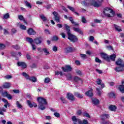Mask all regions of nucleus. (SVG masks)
I'll return each instance as SVG.
<instances>
[{"label":"nucleus","instance_id":"f8f14e48","mask_svg":"<svg viewBox=\"0 0 124 124\" xmlns=\"http://www.w3.org/2000/svg\"><path fill=\"white\" fill-rule=\"evenodd\" d=\"M73 49L71 46H67V47L65 48L64 49V52L65 54H68L69 53H72L73 52Z\"/></svg>","mask_w":124,"mask_h":124},{"label":"nucleus","instance_id":"680f3d73","mask_svg":"<svg viewBox=\"0 0 124 124\" xmlns=\"http://www.w3.org/2000/svg\"><path fill=\"white\" fill-rule=\"evenodd\" d=\"M101 82H102V80L100 79H97L96 81L97 85H100L101 84Z\"/></svg>","mask_w":124,"mask_h":124},{"label":"nucleus","instance_id":"79ce46f5","mask_svg":"<svg viewBox=\"0 0 124 124\" xmlns=\"http://www.w3.org/2000/svg\"><path fill=\"white\" fill-rule=\"evenodd\" d=\"M61 100L63 102V103H67V101H66V100H65V98L63 97H61L60 98Z\"/></svg>","mask_w":124,"mask_h":124},{"label":"nucleus","instance_id":"1a4fd4ad","mask_svg":"<svg viewBox=\"0 0 124 124\" xmlns=\"http://www.w3.org/2000/svg\"><path fill=\"white\" fill-rule=\"evenodd\" d=\"M101 57L102 59L107 61V62H110V58L107 54L104 53H101Z\"/></svg>","mask_w":124,"mask_h":124},{"label":"nucleus","instance_id":"5701e85b","mask_svg":"<svg viewBox=\"0 0 124 124\" xmlns=\"http://www.w3.org/2000/svg\"><path fill=\"white\" fill-rule=\"evenodd\" d=\"M81 4L83 5H85L86 6H89V5H91V2H88L87 1H82L81 2Z\"/></svg>","mask_w":124,"mask_h":124},{"label":"nucleus","instance_id":"f257e3e1","mask_svg":"<svg viewBox=\"0 0 124 124\" xmlns=\"http://www.w3.org/2000/svg\"><path fill=\"white\" fill-rule=\"evenodd\" d=\"M64 26L68 35V39H69L71 42H77L78 38L75 35L71 34V32H70V27L67 24H65Z\"/></svg>","mask_w":124,"mask_h":124},{"label":"nucleus","instance_id":"603ef678","mask_svg":"<svg viewBox=\"0 0 124 124\" xmlns=\"http://www.w3.org/2000/svg\"><path fill=\"white\" fill-rule=\"evenodd\" d=\"M11 55L12 57H16V56H17L16 52H14V51L11 52Z\"/></svg>","mask_w":124,"mask_h":124},{"label":"nucleus","instance_id":"4be33fe9","mask_svg":"<svg viewBox=\"0 0 124 124\" xmlns=\"http://www.w3.org/2000/svg\"><path fill=\"white\" fill-rule=\"evenodd\" d=\"M26 40L27 41V42H29L31 45L32 44V43H33L34 41V40L32 39V38L30 37H27Z\"/></svg>","mask_w":124,"mask_h":124},{"label":"nucleus","instance_id":"de8ad7c7","mask_svg":"<svg viewBox=\"0 0 124 124\" xmlns=\"http://www.w3.org/2000/svg\"><path fill=\"white\" fill-rule=\"evenodd\" d=\"M4 78L7 79H11L12 78V76L10 75H7L4 77Z\"/></svg>","mask_w":124,"mask_h":124},{"label":"nucleus","instance_id":"ddd939ff","mask_svg":"<svg viewBox=\"0 0 124 124\" xmlns=\"http://www.w3.org/2000/svg\"><path fill=\"white\" fill-rule=\"evenodd\" d=\"M116 72H123L124 71V66H117L115 69Z\"/></svg>","mask_w":124,"mask_h":124},{"label":"nucleus","instance_id":"864d4df0","mask_svg":"<svg viewBox=\"0 0 124 124\" xmlns=\"http://www.w3.org/2000/svg\"><path fill=\"white\" fill-rule=\"evenodd\" d=\"M18 19H20V21H23L25 19L24 16H23L21 15L18 16Z\"/></svg>","mask_w":124,"mask_h":124},{"label":"nucleus","instance_id":"9d476101","mask_svg":"<svg viewBox=\"0 0 124 124\" xmlns=\"http://www.w3.org/2000/svg\"><path fill=\"white\" fill-rule=\"evenodd\" d=\"M90 5H93L94 7H99L100 4H98L97 2L94 1V0H90Z\"/></svg>","mask_w":124,"mask_h":124},{"label":"nucleus","instance_id":"0e129e2a","mask_svg":"<svg viewBox=\"0 0 124 124\" xmlns=\"http://www.w3.org/2000/svg\"><path fill=\"white\" fill-rule=\"evenodd\" d=\"M109 97H115V93H109Z\"/></svg>","mask_w":124,"mask_h":124},{"label":"nucleus","instance_id":"69168bd1","mask_svg":"<svg viewBox=\"0 0 124 124\" xmlns=\"http://www.w3.org/2000/svg\"><path fill=\"white\" fill-rule=\"evenodd\" d=\"M80 56L82 58V59H86L87 58V55L80 54Z\"/></svg>","mask_w":124,"mask_h":124},{"label":"nucleus","instance_id":"a211bd4d","mask_svg":"<svg viewBox=\"0 0 124 124\" xmlns=\"http://www.w3.org/2000/svg\"><path fill=\"white\" fill-rule=\"evenodd\" d=\"M92 103L94 104V105H97L99 104V100L95 98H92Z\"/></svg>","mask_w":124,"mask_h":124},{"label":"nucleus","instance_id":"cd10ccee","mask_svg":"<svg viewBox=\"0 0 124 124\" xmlns=\"http://www.w3.org/2000/svg\"><path fill=\"white\" fill-rule=\"evenodd\" d=\"M24 2H25V5H26V6H27V7H28L29 8H31V3L30 2H29L27 0H25Z\"/></svg>","mask_w":124,"mask_h":124},{"label":"nucleus","instance_id":"c85d7f7f","mask_svg":"<svg viewBox=\"0 0 124 124\" xmlns=\"http://www.w3.org/2000/svg\"><path fill=\"white\" fill-rule=\"evenodd\" d=\"M116 54H113L112 55L110 56V60H111V61H115V60H116Z\"/></svg>","mask_w":124,"mask_h":124},{"label":"nucleus","instance_id":"052dcab7","mask_svg":"<svg viewBox=\"0 0 124 124\" xmlns=\"http://www.w3.org/2000/svg\"><path fill=\"white\" fill-rule=\"evenodd\" d=\"M31 46H32V50H36V46H35L34 44H31Z\"/></svg>","mask_w":124,"mask_h":124},{"label":"nucleus","instance_id":"8fccbe9b","mask_svg":"<svg viewBox=\"0 0 124 124\" xmlns=\"http://www.w3.org/2000/svg\"><path fill=\"white\" fill-rule=\"evenodd\" d=\"M82 22L84 24L87 23V20H86V18H85V16H82Z\"/></svg>","mask_w":124,"mask_h":124},{"label":"nucleus","instance_id":"58836bf2","mask_svg":"<svg viewBox=\"0 0 124 124\" xmlns=\"http://www.w3.org/2000/svg\"><path fill=\"white\" fill-rule=\"evenodd\" d=\"M52 41H58V40H59V37H58L57 36H54L52 38Z\"/></svg>","mask_w":124,"mask_h":124},{"label":"nucleus","instance_id":"3c124183","mask_svg":"<svg viewBox=\"0 0 124 124\" xmlns=\"http://www.w3.org/2000/svg\"><path fill=\"white\" fill-rule=\"evenodd\" d=\"M54 115L55 116V117H56L57 118H60L61 115L60 114V113H58V112H55L54 113Z\"/></svg>","mask_w":124,"mask_h":124},{"label":"nucleus","instance_id":"a878e982","mask_svg":"<svg viewBox=\"0 0 124 124\" xmlns=\"http://www.w3.org/2000/svg\"><path fill=\"white\" fill-rule=\"evenodd\" d=\"M114 27L117 31H122V29H121V27L116 24H114Z\"/></svg>","mask_w":124,"mask_h":124},{"label":"nucleus","instance_id":"72a5a7b5","mask_svg":"<svg viewBox=\"0 0 124 124\" xmlns=\"http://www.w3.org/2000/svg\"><path fill=\"white\" fill-rule=\"evenodd\" d=\"M43 51L45 53V55H49L50 52H48V50L46 48H43Z\"/></svg>","mask_w":124,"mask_h":124},{"label":"nucleus","instance_id":"f03ea898","mask_svg":"<svg viewBox=\"0 0 124 124\" xmlns=\"http://www.w3.org/2000/svg\"><path fill=\"white\" fill-rule=\"evenodd\" d=\"M37 100L39 103V109L40 110H45L46 108L45 107L44 105L47 104L46 99L42 97H39L37 98Z\"/></svg>","mask_w":124,"mask_h":124},{"label":"nucleus","instance_id":"6ab92c4d","mask_svg":"<svg viewBox=\"0 0 124 124\" xmlns=\"http://www.w3.org/2000/svg\"><path fill=\"white\" fill-rule=\"evenodd\" d=\"M11 87V84L9 82H5L3 85V88L4 89H9Z\"/></svg>","mask_w":124,"mask_h":124},{"label":"nucleus","instance_id":"4468645a","mask_svg":"<svg viewBox=\"0 0 124 124\" xmlns=\"http://www.w3.org/2000/svg\"><path fill=\"white\" fill-rule=\"evenodd\" d=\"M27 33L29 35H34L35 33H36V32L32 28H30L28 31H27Z\"/></svg>","mask_w":124,"mask_h":124},{"label":"nucleus","instance_id":"49530a36","mask_svg":"<svg viewBox=\"0 0 124 124\" xmlns=\"http://www.w3.org/2000/svg\"><path fill=\"white\" fill-rule=\"evenodd\" d=\"M11 32L13 34H14V33H16V32H17V30H16V29H15V28H13L11 30Z\"/></svg>","mask_w":124,"mask_h":124},{"label":"nucleus","instance_id":"c9c22d12","mask_svg":"<svg viewBox=\"0 0 124 124\" xmlns=\"http://www.w3.org/2000/svg\"><path fill=\"white\" fill-rule=\"evenodd\" d=\"M27 104L30 108H32V107H33V104H32L30 100H27Z\"/></svg>","mask_w":124,"mask_h":124},{"label":"nucleus","instance_id":"bb28decb","mask_svg":"<svg viewBox=\"0 0 124 124\" xmlns=\"http://www.w3.org/2000/svg\"><path fill=\"white\" fill-rule=\"evenodd\" d=\"M27 80H30V81H31V82H36V78L34 77H29Z\"/></svg>","mask_w":124,"mask_h":124},{"label":"nucleus","instance_id":"5fc2aeb1","mask_svg":"<svg viewBox=\"0 0 124 124\" xmlns=\"http://www.w3.org/2000/svg\"><path fill=\"white\" fill-rule=\"evenodd\" d=\"M3 17L4 19H8V18H9V14L7 13Z\"/></svg>","mask_w":124,"mask_h":124},{"label":"nucleus","instance_id":"09e8293b","mask_svg":"<svg viewBox=\"0 0 124 124\" xmlns=\"http://www.w3.org/2000/svg\"><path fill=\"white\" fill-rule=\"evenodd\" d=\"M8 93H7V92H4L2 93V95L4 97H5V96H7Z\"/></svg>","mask_w":124,"mask_h":124},{"label":"nucleus","instance_id":"412c9836","mask_svg":"<svg viewBox=\"0 0 124 124\" xmlns=\"http://www.w3.org/2000/svg\"><path fill=\"white\" fill-rule=\"evenodd\" d=\"M108 108H109V110H110V111H115L117 109V107H116V106H114V105L109 106Z\"/></svg>","mask_w":124,"mask_h":124},{"label":"nucleus","instance_id":"e2e57ef3","mask_svg":"<svg viewBox=\"0 0 124 124\" xmlns=\"http://www.w3.org/2000/svg\"><path fill=\"white\" fill-rule=\"evenodd\" d=\"M107 49L108 50H113V47L111 46H106Z\"/></svg>","mask_w":124,"mask_h":124},{"label":"nucleus","instance_id":"774afa93","mask_svg":"<svg viewBox=\"0 0 124 124\" xmlns=\"http://www.w3.org/2000/svg\"><path fill=\"white\" fill-rule=\"evenodd\" d=\"M30 67H31V68H35V67H36V65L35 63H33L30 66Z\"/></svg>","mask_w":124,"mask_h":124},{"label":"nucleus","instance_id":"a19ab883","mask_svg":"<svg viewBox=\"0 0 124 124\" xmlns=\"http://www.w3.org/2000/svg\"><path fill=\"white\" fill-rule=\"evenodd\" d=\"M12 48H14V49H16V50H19L20 49V46H19L18 45L14 46L13 45L12 46Z\"/></svg>","mask_w":124,"mask_h":124},{"label":"nucleus","instance_id":"bf43d9fd","mask_svg":"<svg viewBox=\"0 0 124 124\" xmlns=\"http://www.w3.org/2000/svg\"><path fill=\"white\" fill-rule=\"evenodd\" d=\"M89 40L92 42H93V40H94V37L93 36L90 37Z\"/></svg>","mask_w":124,"mask_h":124},{"label":"nucleus","instance_id":"f3484780","mask_svg":"<svg viewBox=\"0 0 124 124\" xmlns=\"http://www.w3.org/2000/svg\"><path fill=\"white\" fill-rule=\"evenodd\" d=\"M73 30H74L75 31H76L77 32L79 33V34H81L82 35H83V31L81 30V29H80L79 28L74 27L73 28Z\"/></svg>","mask_w":124,"mask_h":124},{"label":"nucleus","instance_id":"0eeeda50","mask_svg":"<svg viewBox=\"0 0 124 124\" xmlns=\"http://www.w3.org/2000/svg\"><path fill=\"white\" fill-rule=\"evenodd\" d=\"M52 14H53L54 16V20H55L57 23H59L60 22V18L61 17L60 15H59L58 12L56 11L53 12Z\"/></svg>","mask_w":124,"mask_h":124},{"label":"nucleus","instance_id":"473e14b6","mask_svg":"<svg viewBox=\"0 0 124 124\" xmlns=\"http://www.w3.org/2000/svg\"><path fill=\"white\" fill-rule=\"evenodd\" d=\"M74 81H75V82H79V81H81V78L76 76L74 78Z\"/></svg>","mask_w":124,"mask_h":124},{"label":"nucleus","instance_id":"39448f33","mask_svg":"<svg viewBox=\"0 0 124 124\" xmlns=\"http://www.w3.org/2000/svg\"><path fill=\"white\" fill-rule=\"evenodd\" d=\"M72 121H73L74 124H89L88 121L86 120H83V123H82V121L79 119H77L76 116H72Z\"/></svg>","mask_w":124,"mask_h":124},{"label":"nucleus","instance_id":"423d86ee","mask_svg":"<svg viewBox=\"0 0 124 124\" xmlns=\"http://www.w3.org/2000/svg\"><path fill=\"white\" fill-rule=\"evenodd\" d=\"M66 98L67 99H69V100H71V101H74V100H75L74 95L70 93H67Z\"/></svg>","mask_w":124,"mask_h":124},{"label":"nucleus","instance_id":"2f4dec72","mask_svg":"<svg viewBox=\"0 0 124 124\" xmlns=\"http://www.w3.org/2000/svg\"><path fill=\"white\" fill-rule=\"evenodd\" d=\"M96 94L97 95H98V96H100V95H101V91H100V89L96 88Z\"/></svg>","mask_w":124,"mask_h":124},{"label":"nucleus","instance_id":"9b49d317","mask_svg":"<svg viewBox=\"0 0 124 124\" xmlns=\"http://www.w3.org/2000/svg\"><path fill=\"white\" fill-rule=\"evenodd\" d=\"M117 65L119 66H124V62L120 58H119L117 61L115 62Z\"/></svg>","mask_w":124,"mask_h":124},{"label":"nucleus","instance_id":"37998d69","mask_svg":"<svg viewBox=\"0 0 124 124\" xmlns=\"http://www.w3.org/2000/svg\"><path fill=\"white\" fill-rule=\"evenodd\" d=\"M5 48V45L0 44V50H3Z\"/></svg>","mask_w":124,"mask_h":124},{"label":"nucleus","instance_id":"c756f323","mask_svg":"<svg viewBox=\"0 0 124 124\" xmlns=\"http://www.w3.org/2000/svg\"><path fill=\"white\" fill-rule=\"evenodd\" d=\"M16 105L17 108H19L20 109H21V108H23V106H22V105H21V104H20V102H19V101H17L16 102Z\"/></svg>","mask_w":124,"mask_h":124},{"label":"nucleus","instance_id":"13d9d810","mask_svg":"<svg viewBox=\"0 0 124 124\" xmlns=\"http://www.w3.org/2000/svg\"><path fill=\"white\" fill-rule=\"evenodd\" d=\"M45 32L46 34H51V33L50 32V31H49V30H48V29L45 30Z\"/></svg>","mask_w":124,"mask_h":124},{"label":"nucleus","instance_id":"4c0bfd02","mask_svg":"<svg viewBox=\"0 0 124 124\" xmlns=\"http://www.w3.org/2000/svg\"><path fill=\"white\" fill-rule=\"evenodd\" d=\"M50 81H51V80L50 79V78H46L44 80V82L46 84H48V83H50Z\"/></svg>","mask_w":124,"mask_h":124},{"label":"nucleus","instance_id":"6e6d98bb","mask_svg":"<svg viewBox=\"0 0 124 124\" xmlns=\"http://www.w3.org/2000/svg\"><path fill=\"white\" fill-rule=\"evenodd\" d=\"M55 74L56 75H61V76H62V72H59V71L56 72Z\"/></svg>","mask_w":124,"mask_h":124},{"label":"nucleus","instance_id":"4d7b16f0","mask_svg":"<svg viewBox=\"0 0 124 124\" xmlns=\"http://www.w3.org/2000/svg\"><path fill=\"white\" fill-rule=\"evenodd\" d=\"M52 50L54 51V52H57L58 51V47L57 46H54L53 47Z\"/></svg>","mask_w":124,"mask_h":124},{"label":"nucleus","instance_id":"dca6fc26","mask_svg":"<svg viewBox=\"0 0 124 124\" xmlns=\"http://www.w3.org/2000/svg\"><path fill=\"white\" fill-rule=\"evenodd\" d=\"M33 42L37 45L38 44H41V43L42 42V41L40 38L37 37L34 39Z\"/></svg>","mask_w":124,"mask_h":124},{"label":"nucleus","instance_id":"a18cd8bd","mask_svg":"<svg viewBox=\"0 0 124 124\" xmlns=\"http://www.w3.org/2000/svg\"><path fill=\"white\" fill-rule=\"evenodd\" d=\"M67 7H68V8H69V9L70 10H71L73 12H75V9L73 7H71V6H67Z\"/></svg>","mask_w":124,"mask_h":124},{"label":"nucleus","instance_id":"b1692460","mask_svg":"<svg viewBox=\"0 0 124 124\" xmlns=\"http://www.w3.org/2000/svg\"><path fill=\"white\" fill-rule=\"evenodd\" d=\"M3 112H6V109L4 108H0V115L4 116V113Z\"/></svg>","mask_w":124,"mask_h":124},{"label":"nucleus","instance_id":"c03bdc74","mask_svg":"<svg viewBox=\"0 0 124 124\" xmlns=\"http://www.w3.org/2000/svg\"><path fill=\"white\" fill-rule=\"evenodd\" d=\"M20 28L21 30H26L27 29V27L23 24H21L20 26Z\"/></svg>","mask_w":124,"mask_h":124},{"label":"nucleus","instance_id":"aec40b11","mask_svg":"<svg viewBox=\"0 0 124 124\" xmlns=\"http://www.w3.org/2000/svg\"><path fill=\"white\" fill-rule=\"evenodd\" d=\"M74 95L75 96H76V97H78V98H83V94H80V93L78 92H75L74 93Z\"/></svg>","mask_w":124,"mask_h":124},{"label":"nucleus","instance_id":"2eb2a0df","mask_svg":"<svg viewBox=\"0 0 124 124\" xmlns=\"http://www.w3.org/2000/svg\"><path fill=\"white\" fill-rule=\"evenodd\" d=\"M17 65L18 66H21L22 68H27V64L25 62H17Z\"/></svg>","mask_w":124,"mask_h":124},{"label":"nucleus","instance_id":"ea45409f","mask_svg":"<svg viewBox=\"0 0 124 124\" xmlns=\"http://www.w3.org/2000/svg\"><path fill=\"white\" fill-rule=\"evenodd\" d=\"M40 18L44 22H45L47 20V18L43 15L40 16Z\"/></svg>","mask_w":124,"mask_h":124},{"label":"nucleus","instance_id":"7ed1b4c3","mask_svg":"<svg viewBox=\"0 0 124 124\" xmlns=\"http://www.w3.org/2000/svg\"><path fill=\"white\" fill-rule=\"evenodd\" d=\"M104 14L105 16H107V17H114V15H115V12L110 8H105Z\"/></svg>","mask_w":124,"mask_h":124},{"label":"nucleus","instance_id":"338daca9","mask_svg":"<svg viewBox=\"0 0 124 124\" xmlns=\"http://www.w3.org/2000/svg\"><path fill=\"white\" fill-rule=\"evenodd\" d=\"M13 92L15 93H20V91L19 90H13Z\"/></svg>","mask_w":124,"mask_h":124},{"label":"nucleus","instance_id":"393cba45","mask_svg":"<svg viewBox=\"0 0 124 124\" xmlns=\"http://www.w3.org/2000/svg\"><path fill=\"white\" fill-rule=\"evenodd\" d=\"M86 94L87 96L92 97L93 95V91L89 90L86 93Z\"/></svg>","mask_w":124,"mask_h":124},{"label":"nucleus","instance_id":"e433bc0d","mask_svg":"<svg viewBox=\"0 0 124 124\" xmlns=\"http://www.w3.org/2000/svg\"><path fill=\"white\" fill-rule=\"evenodd\" d=\"M22 75L26 78V79H27V80H28V79H29V77H30V76L27 74V73L23 72Z\"/></svg>","mask_w":124,"mask_h":124},{"label":"nucleus","instance_id":"7c9ffc66","mask_svg":"<svg viewBox=\"0 0 124 124\" xmlns=\"http://www.w3.org/2000/svg\"><path fill=\"white\" fill-rule=\"evenodd\" d=\"M66 77L67 80H69V81H70L72 79V76H71V74H67L66 75Z\"/></svg>","mask_w":124,"mask_h":124},{"label":"nucleus","instance_id":"20e7f679","mask_svg":"<svg viewBox=\"0 0 124 124\" xmlns=\"http://www.w3.org/2000/svg\"><path fill=\"white\" fill-rule=\"evenodd\" d=\"M110 116L109 114H102L100 116L101 122L100 124H111V122L110 121H105L107 119H109Z\"/></svg>","mask_w":124,"mask_h":124},{"label":"nucleus","instance_id":"6e6552de","mask_svg":"<svg viewBox=\"0 0 124 124\" xmlns=\"http://www.w3.org/2000/svg\"><path fill=\"white\" fill-rule=\"evenodd\" d=\"M62 69L64 72H69L72 70V68H71L70 65H66L65 66V67H62Z\"/></svg>","mask_w":124,"mask_h":124},{"label":"nucleus","instance_id":"f704fd0d","mask_svg":"<svg viewBox=\"0 0 124 124\" xmlns=\"http://www.w3.org/2000/svg\"><path fill=\"white\" fill-rule=\"evenodd\" d=\"M119 89L121 93H124V86L123 85L119 86Z\"/></svg>","mask_w":124,"mask_h":124}]
</instances>
